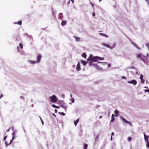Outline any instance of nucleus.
Here are the masks:
<instances>
[{"label":"nucleus","mask_w":149,"mask_h":149,"mask_svg":"<svg viewBox=\"0 0 149 149\" xmlns=\"http://www.w3.org/2000/svg\"><path fill=\"white\" fill-rule=\"evenodd\" d=\"M104 59V58H100L97 56L93 57L92 55L91 54L90 55L87 60L89 61V64L90 66L94 65L95 67L97 69H100V68L98 65L96 64H94L93 63L94 62L97 61L98 59L102 60Z\"/></svg>","instance_id":"nucleus-1"},{"label":"nucleus","mask_w":149,"mask_h":149,"mask_svg":"<svg viewBox=\"0 0 149 149\" xmlns=\"http://www.w3.org/2000/svg\"><path fill=\"white\" fill-rule=\"evenodd\" d=\"M51 101L53 102H56L57 100V98L55 95H53L52 96L50 97Z\"/></svg>","instance_id":"nucleus-2"},{"label":"nucleus","mask_w":149,"mask_h":149,"mask_svg":"<svg viewBox=\"0 0 149 149\" xmlns=\"http://www.w3.org/2000/svg\"><path fill=\"white\" fill-rule=\"evenodd\" d=\"M14 138H15V136H13L12 137V139H11L10 140V143H8L7 141H5V144L6 145V146H7L8 145L12 143L13 140L14 139Z\"/></svg>","instance_id":"nucleus-3"},{"label":"nucleus","mask_w":149,"mask_h":149,"mask_svg":"<svg viewBox=\"0 0 149 149\" xmlns=\"http://www.w3.org/2000/svg\"><path fill=\"white\" fill-rule=\"evenodd\" d=\"M127 82L129 83L132 84L134 85H136L137 84L136 81L134 79L131 81H128Z\"/></svg>","instance_id":"nucleus-4"},{"label":"nucleus","mask_w":149,"mask_h":149,"mask_svg":"<svg viewBox=\"0 0 149 149\" xmlns=\"http://www.w3.org/2000/svg\"><path fill=\"white\" fill-rule=\"evenodd\" d=\"M76 69L77 71H79L81 70L80 65L79 62H78L77 65Z\"/></svg>","instance_id":"nucleus-5"},{"label":"nucleus","mask_w":149,"mask_h":149,"mask_svg":"<svg viewBox=\"0 0 149 149\" xmlns=\"http://www.w3.org/2000/svg\"><path fill=\"white\" fill-rule=\"evenodd\" d=\"M41 58V55L39 54L38 55L37 57V62H39L40 61Z\"/></svg>","instance_id":"nucleus-6"},{"label":"nucleus","mask_w":149,"mask_h":149,"mask_svg":"<svg viewBox=\"0 0 149 149\" xmlns=\"http://www.w3.org/2000/svg\"><path fill=\"white\" fill-rule=\"evenodd\" d=\"M63 17V14L62 13H60L59 14L58 18L59 19H61Z\"/></svg>","instance_id":"nucleus-7"},{"label":"nucleus","mask_w":149,"mask_h":149,"mask_svg":"<svg viewBox=\"0 0 149 149\" xmlns=\"http://www.w3.org/2000/svg\"><path fill=\"white\" fill-rule=\"evenodd\" d=\"M67 23V21L65 20H62V22L61 23V25L62 26H64Z\"/></svg>","instance_id":"nucleus-8"},{"label":"nucleus","mask_w":149,"mask_h":149,"mask_svg":"<svg viewBox=\"0 0 149 149\" xmlns=\"http://www.w3.org/2000/svg\"><path fill=\"white\" fill-rule=\"evenodd\" d=\"M122 120L124 121V122L126 123L127 124H130L131 123L127 121L124 118H122Z\"/></svg>","instance_id":"nucleus-9"},{"label":"nucleus","mask_w":149,"mask_h":149,"mask_svg":"<svg viewBox=\"0 0 149 149\" xmlns=\"http://www.w3.org/2000/svg\"><path fill=\"white\" fill-rule=\"evenodd\" d=\"M114 117L113 114H112L111 116V122H113L114 120Z\"/></svg>","instance_id":"nucleus-10"},{"label":"nucleus","mask_w":149,"mask_h":149,"mask_svg":"<svg viewBox=\"0 0 149 149\" xmlns=\"http://www.w3.org/2000/svg\"><path fill=\"white\" fill-rule=\"evenodd\" d=\"M14 23L15 24H18L19 25H21L22 24V22L21 21H19L18 22H15Z\"/></svg>","instance_id":"nucleus-11"},{"label":"nucleus","mask_w":149,"mask_h":149,"mask_svg":"<svg viewBox=\"0 0 149 149\" xmlns=\"http://www.w3.org/2000/svg\"><path fill=\"white\" fill-rule=\"evenodd\" d=\"M73 37L75 39H76V40L77 41H79V40H80V38L76 36H73Z\"/></svg>","instance_id":"nucleus-12"},{"label":"nucleus","mask_w":149,"mask_h":149,"mask_svg":"<svg viewBox=\"0 0 149 149\" xmlns=\"http://www.w3.org/2000/svg\"><path fill=\"white\" fill-rule=\"evenodd\" d=\"M81 62L82 64L84 65H86L87 64V62L84 61H81Z\"/></svg>","instance_id":"nucleus-13"},{"label":"nucleus","mask_w":149,"mask_h":149,"mask_svg":"<svg viewBox=\"0 0 149 149\" xmlns=\"http://www.w3.org/2000/svg\"><path fill=\"white\" fill-rule=\"evenodd\" d=\"M103 45L104 46H105L106 47H108L110 49H112V48H111V47L109 45H107V44H103Z\"/></svg>","instance_id":"nucleus-14"},{"label":"nucleus","mask_w":149,"mask_h":149,"mask_svg":"<svg viewBox=\"0 0 149 149\" xmlns=\"http://www.w3.org/2000/svg\"><path fill=\"white\" fill-rule=\"evenodd\" d=\"M79 119H78L77 120H76L74 121V123L75 125H76L77 124V123L79 122Z\"/></svg>","instance_id":"nucleus-15"},{"label":"nucleus","mask_w":149,"mask_h":149,"mask_svg":"<svg viewBox=\"0 0 149 149\" xmlns=\"http://www.w3.org/2000/svg\"><path fill=\"white\" fill-rule=\"evenodd\" d=\"M114 113L116 114V116L118 115V111L117 110H116L115 111Z\"/></svg>","instance_id":"nucleus-16"},{"label":"nucleus","mask_w":149,"mask_h":149,"mask_svg":"<svg viewBox=\"0 0 149 149\" xmlns=\"http://www.w3.org/2000/svg\"><path fill=\"white\" fill-rule=\"evenodd\" d=\"M86 54L85 53H83L82 55V56L85 58H86Z\"/></svg>","instance_id":"nucleus-17"},{"label":"nucleus","mask_w":149,"mask_h":149,"mask_svg":"<svg viewBox=\"0 0 149 149\" xmlns=\"http://www.w3.org/2000/svg\"><path fill=\"white\" fill-rule=\"evenodd\" d=\"M52 107H53L55 108H57V109L59 108V107L58 106H56L54 104H52Z\"/></svg>","instance_id":"nucleus-18"},{"label":"nucleus","mask_w":149,"mask_h":149,"mask_svg":"<svg viewBox=\"0 0 149 149\" xmlns=\"http://www.w3.org/2000/svg\"><path fill=\"white\" fill-rule=\"evenodd\" d=\"M146 58V57L145 56H143V57H141L140 58V59L141 60H142L144 62L145 61H144V58Z\"/></svg>","instance_id":"nucleus-19"},{"label":"nucleus","mask_w":149,"mask_h":149,"mask_svg":"<svg viewBox=\"0 0 149 149\" xmlns=\"http://www.w3.org/2000/svg\"><path fill=\"white\" fill-rule=\"evenodd\" d=\"M30 61V63H31L33 64H35V63H36V61Z\"/></svg>","instance_id":"nucleus-20"},{"label":"nucleus","mask_w":149,"mask_h":149,"mask_svg":"<svg viewBox=\"0 0 149 149\" xmlns=\"http://www.w3.org/2000/svg\"><path fill=\"white\" fill-rule=\"evenodd\" d=\"M19 46L21 49H23V46L22 43H20L19 44Z\"/></svg>","instance_id":"nucleus-21"},{"label":"nucleus","mask_w":149,"mask_h":149,"mask_svg":"<svg viewBox=\"0 0 149 149\" xmlns=\"http://www.w3.org/2000/svg\"><path fill=\"white\" fill-rule=\"evenodd\" d=\"M88 147V145L86 143H85L84 146V149H87V148Z\"/></svg>","instance_id":"nucleus-22"},{"label":"nucleus","mask_w":149,"mask_h":149,"mask_svg":"<svg viewBox=\"0 0 149 149\" xmlns=\"http://www.w3.org/2000/svg\"><path fill=\"white\" fill-rule=\"evenodd\" d=\"M137 58H141V55L140 54H137L136 56Z\"/></svg>","instance_id":"nucleus-23"},{"label":"nucleus","mask_w":149,"mask_h":149,"mask_svg":"<svg viewBox=\"0 0 149 149\" xmlns=\"http://www.w3.org/2000/svg\"><path fill=\"white\" fill-rule=\"evenodd\" d=\"M140 79L141 80H142L143 79V76L141 74L140 75Z\"/></svg>","instance_id":"nucleus-24"},{"label":"nucleus","mask_w":149,"mask_h":149,"mask_svg":"<svg viewBox=\"0 0 149 149\" xmlns=\"http://www.w3.org/2000/svg\"><path fill=\"white\" fill-rule=\"evenodd\" d=\"M59 113L61 115H62L63 116H64L65 114V113H64L63 112H59Z\"/></svg>","instance_id":"nucleus-25"},{"label":"nucleus","mask_w":149,"mask_h":149,"mask_svg":"<svg viewBox=\"0 0 149 149\" xmlns=\"http://www.w3.org/2000/svg\"><path fill=\"white\" fill-rule=\"evenodd\" d=\"M128 139V140L129 141H131L132 140V138L131 137H128V139Z\"/></svg>","instance_id":"nucleus-26"},{"label":"nucleus","mask_w":149,"mask_h":149,"mask_svg":"<svg viewBox=\"0 0 149 149\" xmlns=\"http://www.w3.org/2000/svg\"><path fill=\"white\" fill-rule=\"evenodd\" d=\"M146 146L148 148H149V141H148L147 142Z\"/></svg>","instance_id":"nucleus-27"},{"label":"nucleus","mask_w":149,"mask_h":149,"mask_svg":"<svg viewBox=\"0 0 149 149\" xmlns=\"http://www.w3.org/2000/svg\"><path fill=\"white\" fill-rule=\"evenodd\" d=\"M144 138H145V140L146 141H147V142L148 141H148V139L147 137Z\"/></svg>","instance_id":"nucleus-28"},{"label":"nucleus","mask_w":149,"mask_h":149,"mask_svg":"<svg viewBox=\"0 0 149 149\" xmlns=\"http://www.w3.org/2000/svg\"><path fill=\"white\" fill-rule=\"evenodd\" d=\"M99 137V134H98V135H97V136L95 138V140H97L98 139Z\"/></svg>","instance_id":"nucleus-29"},{"label":"nucleus","mask_w":149,"mask_h":149,"mask_svg":"<svg viewBox=\"0 0 149 149\" xmlns=\"http://www.w3.org/2000/svg\"><path fill=\"white\" fill-rule=\"evenodd\" d=\"M133 45L137 48L139 49V48L138 47V45L135 44V43H134Z\"/></svg>","instance_id":"nucleus-30"},{"label":"nucleus","mask_w":149,"mask_h":149,"mask_svg":"<svg viewBox=\"0 0 149 149\" xmlns=\"http://www.w3.org/2000/svg\"><path fill=\"white\" fill-rule=\"evenodd\" d=\"M146 46L149 48V43H148L146 44Z\"/></svg>","instance_id":"nucleus-31"},{"label":"nucleus","mask_w":149,"mask_h":149,"mask_svg":"<svg viewBox=\"0 0 149 149\" xmlns=\"http://www.w3.org/2000/svg\"><path fill=\"white\" fill-rule=\"evenodd\" d=\"M141 82L142 84H143L144 82V80L143 79L142 80H141Z\"/></svg>","instance_id":"nucleus-32"},{"label":"nucleus","mask_w":149,"mask_h":149,"mask_svg":"<svg viewBox=\"0 0 149 149\" xmlns=\"http://www.w3.org/2000/svg\"><path fill=\"white\" fill-rule=\"evenodd\" d=\"M7 136H6L4 138V139H3V140L4 141H5L7 137Z\"/></svg>","instance_id":"nucleus-33"},{"label":"nucleus","mask_w":149,"mask_h":149,"mask_svg":"<svg viewBox=\"0 0 149 149\" xmlns=\"http://www.w3.org/2000/svg\"><path fill=\"white\" fill-rule=\"evenodd\" d=\"M122 78L123 79H126V77L125 76H122Z\"/></svg>","instance_id":"nucleus-34"},{"label":"nucleus","mask_w":149,"mask_h":149,"mask_svg":"<svg viewBox=\"0 0 149 149\" xmlns=\"http://www.w3.org/2000/svg\"><path fill=\"white\" fill-rule=\"evenodd\" d=\"M145 91L146 92H148V93H149V90H148V89H146V90H145Z\"/></svg>","instance_id":"nucleus-35"},{"label":"nucleus","mask_w":149,"mask_h":149,"mask_svg":"<svg viewBox=\"0 0 149 149\" xmlns=\"http://www.w3.org/2000/svg\"><path fill=\"white\" fill-rule=\"evenodd\" d=\"M61 107H63V108H64V109H66V107H64V106H62V105H61Z\"/></svg>","instance_id":"nucleus-36"},{"label":"nucleus","mask_w":149,"mask_h":149,"mask_svg":"<svg viewBox=\"0 0 149 149\" xmlns=\"http://www.w3.org/2000/svg\"><path fill=\"white\" fill-rule=\"evenodd\" d=\"M3 97V95L2 94H1V95L0 96V99Z\"/></svg>","instance_id":"nucleus-37"},{"label":"nucleus","mask_w":149,"mask_h":149,"mask_svg":"<svg viewBox=\"0 0 149 149\" xmlns=\"http://www.w3.org/2000/svg\"><path fill=\"white\" fill-rule=\"evenodd\" d=\"M100 34H101L102 36H106L104 34L100 33Z\"/></svg>","instance_id":"nucleus-38"},{"label":"nucleus","mask_w":149,"mask_h":149,"mask_svg":"<svg viewBox=\"0 0 149 149\" xmlns=\"http://www.w3.org/2000/svg\"><path fill=\"white\" fill-rule=\"evenodd\" d=\"M92 15L94 17L95 16V13H93L92 14Z\"/></svg>","instance_id":"nucleus-39"},{"label":"nucleus","mask_w":149,"mask_h":149,"mask_svg":"<svg viewBox=\"0 0 149 149\" xmlns=\"http://www.w3.org/2000/svg\"><path fill=\"white\" fill-rule=\"evenodd\" d=\"M108 66L109 67H110L111 66V64H110L109 63L108 64Z\"/></svg>","instance_id":"nucleus-40"},{"label":"nucleus","mask_w":149,"mask_h":149,"mask_svg":"<svg viewBox=\"0 0 149 149\" xmlns=\"http://www.w3.org/2000/svg\"><path fill=\"white\" fill-rule=\"evenodd\" d=\"M144 138L146 137H147L146 135L144 133Z\"/></svg>","instance_id":"nucleus-41"},{"label":"nucleus","mask_w":149,"mask_h":149,"mask_svg":"<svg viewBox=\"0 0 149 149\" xmlns=\"http://www.w3.org/2000/svg\"><path fill=\"white\" fill-rule=\"evenodd\" d=\"M14 134H15V132H13V133H12V135H13V136H14Z\"/></svg>","instance_id":"nucleus-42"},{"label":"nucleus","mask_w":149,"mask_h":149,"mask_svg":"<svg viewBox=\"0 0 149 149\" xmlns=\"http://www.w3.org/2000/svg\"><path fill=\"white\" fill-rule=\"evenodd\" d=\"M10 130V129H8L7 130H6V132H9Z\"/></svg>","instance_id":"nucleus-43"},{"label":"nucleus","mask_w":149,"mask_h":149,"mask_svg":"<svg viewBox=\"0 0 149 149\" xmlns=\"http://www.w3.org/2000/svg\"><path fill=\"white\" fill-rule=\"evenodd\" d=\"M70 1H71L72 2V3H74V0H70Z\"/></svg>","instance_id":"nucleus-44"},{"label":"nucleus","mask_w":149,"mask_h":149,"mask_svg":"<svg viewBox=\"0 0 149 149\" xmlns=\"http://www.w3.org/2000/svg\"><path fill=\"white\" fill-rule=\"evenodd\" d=\"M55 113H57V111L56 109H55Z\"/></svg>","instance_id":"nucleus-45"},{"label":"nucleus","mask_w":149,"mask_h":149,"mask_svg":"<svg viewBox=\"0 0 149 149\" xmlns=\"http://www.w3.org/2000/svg\"><path fill=\"white\" fill-rule=\"evenodd\" d=\"M114 134V133L113 132H112L111 133V136H112Z\"/></svg>","instance_id":"nucleus-46"},{"label":"nucleus","mask_w":149,"mask_h":149,"mask_svg":"<svg viewBox=\"0 0 149 149\" xmlns=\"http://www.w3.org/2000/svg\"><path fill=\"white\" fill-rule=\"evenodd\" d=\"M74 102V99L73 98H72V102Z\"/></svg>","instance_id":"nucleus-47"},{"label":"nucleus","mask_w":149,"mask_h":149,"mask_svg":"<svg viewBox=\"0 0 149 149\" xmlns=\"http://www.w3.org/2000/svg\"><path fill=\"white\" fill-rule=\"evenodd\" d=\"M40 119H41V120L42 121V124H43V122L42 119L41 118H40Z\"/></svg>","instance_id":"nucleus-48"},{"label":"nucleus","mask_w":149,"mask_h":149,"mask_svg":"<svg viewBox=\"0 0 149 149\" xmlns=\"http://www.w3.org/2000/svg\"><path fill=\"white\" fill-rule=\"evenodd\" d=\"M112 136H111V140H112Z\"/></svg>","instance_id":"nucleus-49"},{"label":"nucleus","mask_w":149,"mask_h":149,"mask_svg":"<svg viewBox=\"0 0 149 149\" xmlns=\"http://www.w3.org/2000/svg\"><path fill=\"white\" fill-rule=\"evenodd\" d=\"M102 117V116H100V117H99V118H101Z\"/></svg>","instance_id":"nucleus-50"},{"label":"nucleus","mask_w":149,"mask_h":149,"mask_svg":"<svg viewBox=\"0 0 149 149\" xmlns=\"http://www.w3.org/2000/svg\"><path fill=\"white\" fill-rule=\"evenodd\" d=\"M70 3V1H69L68 2V3Z\"/></svg>","instance_id":"nucleus-51"},{"label":"nucleus","mask_w":149,"mask_h":149,"mask_svg":"<svg viewBox=\"0 0 149 149\" xmlns=\"http://www.w3.org/2000/svg\"><path fill=\"white\" fill-rule=\"evenodd\" d=\"M91 4H92V6H93V4L92 3H91Z\"/></svg>","instance_id":"nucleus-52"},{"label":"nucleus","mask_w":149,"mask_h":149,"mask_svg":"<svg viewBox=\"0 0 149 149\" xmlns=\"http://www.w3.org/2000/svg\"><path fill=\"white\" fill-rule=\"evenodd\" d=\"M134 67H133L132 68H134Z\"/></svg>","instance_id":"nucleus-53"},{"label":"nucleus","mask_w":149,"mask_h":149,"mask_svg":"<svg viewBox=\"0 0 149 149\" xmlns=\"http://www.w3.org/2000/svg\"><path fill=\"white\" fill-rule=\"evenodd\" d=\"M18 48H19V47H18V46H17V49H18Z\"/></svg>","instance_id":"nucleus-54"},{"label":"nucleus","mask_w":149,"mask_h":149,"mask_svg":"<svg viewBox=\"0 0 149 149\" xmlns=\"http://www.w3.org/2000/svg\"><path fill=\"white\" fill-rule=\"evenodd\" d=\"M70 95H71V96L72 97V94H71Z\"/></svg>","instance_id":"nucleus-55"},{"label":"nucleus","mask_w":149,"mask_h":149,"mask_svg":"<svg viewBox=\"0 0 149 149\" xmlns=\"http://www.w3.org/2000/svg\"><path fill=\"white\" fill-rule=\"evenodd\" d=\"M148 137L149 138V136H148Z\"/></svg>","instance_id":"nucleus-56"}]
</instances>
